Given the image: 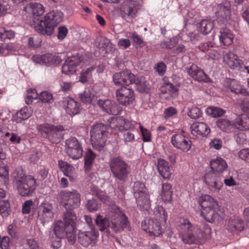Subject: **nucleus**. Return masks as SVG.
Listing matches in <instances>:
<instances>
[{
  "instance_id": "nucleus-1",
  "label": "nucleus",
  "mask_w": 249,
  "mask_h": 249,
  "mask_svg": "<svg viewBox=\"0 0 249 249\" xmlns=\"http://www.w3.org/2000/svg\"><path fill=\"white\" fill-rule=\"evenodd\" d=\"M68 210L64 213L63 221H58L55 223L54 232L59 239L66 236L69 243L73 245L76 241L77 218L72 210Z\"/></svg>"
},
{
  "instance_id": "nucleus-2",
  "label": "nucleus",
  "mask_w": 249,
  "mask_h": 249,
  "mask_svg": "<svg viewBox=\"0 0 249 249\" xmlns=\"http://www.w3.org/2000/svg\"><path fill=\"white\" fill-rule=\"evenodd\" d=\"M198 203L202 208L201 214L207 222H219L224 219V214L218 209L217 202L210 195H202Z\"/></svg>"
},
{
  "instance_id": "nucleus-3",
  "label": "nucleus",
  "mask_w": 249,
  "mask_h": 249,
  "mask_svg": "<svg viewBox=\"0 0 249 249\" xmlns=\"http://www.w3.org/2000/svg\"><path fill=\"white\" fill-rule=\"evenodd\" d=\"M178 231L181 240L185 244H197L204 236L200 228L187 218L180 219Z\"/></svg>"
},
{
  "instance_id": "nucleus-4",
  "label": "nucleus",
  "mask_w": 249,
  "mask_h": 249,
  "mask_svg": "<svg viewBox=\"0 0 249 249\" xmlns=\"http://www.w3.org/2000/svg\"><path fill=\"white\" fill-rule=\"evenodd\" d=\"M62 15L57 10L48 13L35 25V30L43 35H51L54 28L62 21Z\"/></svg>"
},
{
  "instance_id": "nucleus-5",
  "label": "nucleus",
  "mask_w": 249,
  "mask_h": 249,
  "mask_svg": "<svg viewBox=\"0 0 249 249\" xmlns=\"http://www.w3.org/2000/svg\"><path fill=\"white\" fill-rule=\"evenodd\" d=\"M216 124L221 130L227 133L233 132L234 129L244 131L249 129V116L241 114L235 119L233 124L228 119H219L216 121Z\"/></svg>"
},
{
  "instance_id": "nucleus-6",
  "label": "nucleus",
  "mask_w": 249,
  "mask_h": 249,
  "mask_svg": "<svg viewBox=\"0 0 249 249\" xmlns=\"http://www.w3.org/2000/svg\"><path fill=\"white\" fill-rule=\"evenodd\" d=\"M92 59V55L90 53L77 54L68 57L62 67V71L66 74L73 73L76 71V68L79 65L81 67L89 64Z\"/></svg>"
},
{
  "instance_id": "nucleus-7",
  "label": "nucleus",
  "mask_w": 249,
  "mask_h": 249,
  "mask_svg": "<svg viewBox=\"0 0 249 249\" xmlns=\"http://www.w3.org/2000/svg\"><path fill=\"white\" fill-rule=\"evenodd\" d=\"M113 176L120 181L125 180L130 172V166L121 156L112 157L109 163Z\"/></svg>"
},
{
  "instance_id": "nucleus-8",
  "label": "nucleus",
  "mask_w": 249,
  "mask_h": 249,
  "mask_svg": "<svg viewBox=\"0 0 249 249\" xmlns=\"http://www.w3.org/2000/svg\"><path fill=\"white\" fill-rule=\"evenodd\" d=\"M36 129L43 138L47 139L52 143H58L63 138V126L44 123L37 125Z\"/></svg>"
},
{
  "instance_id": "nucleus-9",
  "label": "nucleus",
  "mask_w": 249,
  "mask_h": 249,
  "mask_svg": "<svg viewBox=\"0 0 249 249\" xmlns=\"http://www.w3.org/2000/svg\"><path fill=\"white\" fill-rule=\"evenodd\" d=\"M107 126L102 123H97L93 125L90 134L92 146L100 150L104 147L107 140Z\"/></svg>"
},
{
  "instance_id": "nucleus-10",
  "label": "nucleus",
  "mask_w": 249,
  "mask_h": 249,
  "mask_svg": "<svg viewBox=\"0 0 249 249\" xmlns=\"http://www.w3.org/2000/svg\"><path fill=\"white\" fill-rule=\"evenodd\" d=\"M58 198L67 210H73L80 205V195L75 190H61L58 194Z\"/></svg>"
},
{
  "instance_id": "nucleus-11",
  "label": "nucleus",
  "mask_w": 249,
  "mask_h": 249,
  "mask_svg": "<svg viewBox=\"0 0 249 249\" xmlns=\"http://www.w3.org/2000/svg\"><path fill=\"white\" fill-rule=\"evenodd\" d=\"M109 218L110 220L100 214L97 216L95 222L100 231L108 233L110 232V230L115 233L121 232L122 231L121 226L117 217H115V213L111 212Z\"/></svg>"
},
{
  "instance_id": "nucleus-12",
  "label": "nucleus",
  "mask_w": 249,
  "mask_h": 249,
  "mask_svg": "<svg viewBox=\"0 0 249 249\" xmlns=\"http://www.w3.org/2000/svg\"><path fill=\"white\" fill-rule=\"evenodd\" d=\"M16 184L18 192L22 196L31 195L36 188V181L30 175L23 176L16 179Z\"/></svg>"
},
{
  "instance_id": "nucleus-13",
  "label": "nucleus",
  "mask_w": 249,
  "mask_h": 249,
  "mask_svg": "<svg viewBox=\"0 0 249 249\" xmlns=\"http://www.w3.org/2000/svg\"><path fill=\"white\" fill-rule=\"evenodd\" d=\"M99 236V232L96 228H92L86 231L79 230L77 240L84 247L87 248L89 246L95 247L98 241Z\"/></svg>"
},
{
  "instance_id": "nucleus-14",
  "label": "nucleus",
  "mask_w": 249,
  "mask_h": 249,
  "mask_svg": "<svg viewBox=\"0 0 249 249\" xmlns=\"http://www.w3.org/2000/svg\"><path fill=\"white\" fill-rule=\"evenodd\" d=\"M171 142L175 148L184 152L189 151L192 147V141L183 132L173 135L171 137Z\"/></svg>"
},
{
  "instance_id": "nucleus-15",
  "label": "nucleus",
  "mask_w": 249,
  "mask_h": 249,
  "mask_svg": "<svg viewBox=\"0 0 249 249\" xmlns=\"http://www.w3.org/2000/svg\"><path fill=\"white\" fill-rule=\"evenodd\" d=\"M116 97L119 104L124 106L132 104L135 99L133 89L126 86H122L116 90Z\"/></svg>"
},
{
  "instance_id": "nucleus-16",
  "label": "nucleus",
  "mask_w": 249,
  "mask_h": 249,
  "mask_svg": "<svg viewBox=\"0 0 249 249\" xmlns=\"http://www.w3.org/2000/svg\"><path fill=\"white\" fill-rule=\"evenodd\" d=\"M139 4L134 0H127L124 1L120 7L121 17L124 19H131L134 18L139 9Z\"/></svg>"
},
{
  "instance_id": "nucleus-17",
  "label": "nucleus",
  "mask_w": 249,
  "mask_h": 249,
  "mask_svg": "<svg viewBox=\"0 0 249 249\" xmlns=\"http://www.w3.org/2000/svg\"><path fill=\"white\" fill-rule=\"evenodd\" d=\"M67 152L69 156L73 159L78 160L83 156L82 144L75 137H71L66 142Z\"/></svg>"
},
{
  "instance_id": "nucleus-18",
  "label": "nucleus",
  "mask_w": 249,
  "mask_h": 249,
  "mask_svg": "<svg viewBox=\"0 0 249 249\" xmlns=\"http://www.w3.org/2000/svg\"><path fill=\"white\" fill-rule=\"evenodd\" d=\"M142 227L151 236H158L162 233L160 223L153 219L145 218L142 223Z\"/></svg>"
},
{
  "instance_id": "nucleus-19",
  "label": "nucleus",
  "mask_w": 249,
  "mask_h": 249,
  "mask_svg": "<svg viewBox=\"0 0 249 249\" xmlns=\"http://www.w3.org/2000/svg\"><path fill=\"white\" fill-rule=\"evenodd\" d=\"M62 106L66 112L71 116L79 113L82 108L80 103L69 96L63 98Z\"/></svg>"
},
{
  "instance_id": "nucleus-20",
  "label": "nucleus",
  "mask_w": 249,
  "mask_h": 249,
  "mask_svg": "<svg viewBox=\"0 0 249 249\" xmlns=\"http://www.w3.org/2000/svg\"><path fill=\"white\" fill-rule=\"evenodd\" d=\"M32 61L36 64L46 66H51L59 62V58L52 53L35 54L32 58Z\"/></svg>"
},
{
  "instance_id": "nucleus-21",
  "label": "nucleus",
  "mask_w": 249,
  "mask_h": 249,
  "mask_svg": "<svg viewBox=\"0 0 249 249\" xmlns=\"http://www.w3.org/2000/svg\"><path fill=\"white\" fill-rule=\"evenodd\" d=\"M134 74L130 71H122L116 72L113 76V80L116 86H128L132 84Z\"/></svg>"
},
{
  "instance_id": "nucleus-22",
  "label": "nucleus",
  "mask_w": 249,
  "mask_h": 249,
  "mask_svg": "<svg viewBox=\"0 0 249 249\" xmlns=\"http://www.w3.org/2000/svg\"><path fill=\"white\" fill-rule=\"evenodd\" d=\"M223 84L225 88L231 92L244 96L249 95V92L242 87L238 81L234 79L227 78L224 80Z\"/></svg>"
},
{
  "instance_id": "nucleus-23",
  "label": "nucleus",
  "mask_w": 249,
  "mask_h": 249,
  "mask_svg": "<svg viewBox=\"0 0 249 249\" xmlns=\"http://www.w3.org/2000/svg\"><path fill=\"white\" fill-rule=\"evenodd\" d=\"M191 134L197 137H206L210 133L211 129L207 124L203 122L193 123L190 126Z\"/></svg>"
},
{
  "instance_id": "nucleus-24",
  "label": "nucleus",
  "mask_w": 249,
  "mask_h": 249,
  "mask_svg": "<svg viewBox=\"0 0 249 249\" xmlns=\"http://www.w3.org/2000/svg\"><path fill=\"white\" fill-rule=\"evenodd\" d=\"M96 103L103 111L108 114L116 115L121 112L118 105L110 100H97Z\"/></svg>"
},
{
  "instance_id": "nucleus-25",
  "label": "nucleus",
  "mask_w": 249,
  "mask_h": 249,
  "mask_svg": "<svg viewBox=\"0 0 249 249\" xmlns=\"http://www.w3.org/2000/svg\"><path fill=\"white\" fill-rule=\"evenodd\" d=\"M52 204L48 202L45 201L39 206L38 217L42 222L50 221L53 216Z\"/></svg>"
},
{
  "instance_id": "nucleus-26",
  "label": "nucleus",
  "mask_w": 249,
  "mask_h": 249,
  "mask_svg": "<svg viewBox=\"0 0 249 249\" xmlns=\"http://www.w3.org/2000/svg\"><path fill=\"white\" fill-rule=\"evenodd\" d=\"M205 180L209 188L214 192H218L223 185V181L215 173L206 175Z\"/></svg>"
},
{
  "instance_id": "nucleus-27",
  "label": "nucleus",
  "mask_w": 249,
  "mask_h": 249,
  "mask_svg": "<svg viewBox=\"0 0 249 249\" xmlns=\"http://www.w3.org/2000/svg\"><path fill=\"white\" fill-rule=\"evenodd\" d=\"M223 60L231 69L236 71L240 70L244 65L242 61L239 59L238 56L231 52L225 54L223 56Z\"/></svg>"
},
{
  "instance_id": "nucleus-28",
  "label": "nucleus",
  "mask_w": 249,
  "mask_h": 249,
  "mask_svg": "<svg viewBox=\"0 0 249 249\" xmlns=\"http://www.w3.org/2000/svg\"><path fill=\"white\" fill-rule=\"evenodd\" d=\"M189 75L195 80L198 82H208L209 79L205 72L196 64H192L187 69Z\"/></svg>"
},
{
  "instance_id": "nucleus-29",
  "label": "nucleus",
  "mask_w": 249,
  "mask_h": 249,
  "mask_svg": "<svg viewBox=\"0 0 249 249\" xmlns=\"http://www.w3.org/2000/svg\"><path fill=\"white\" fill-rule=\"evenodd\" d=\"M227 228L231 232L242 231L244 229V221L239 216H231L228 220Z\"/></svg>"
},
{
  "instance_id": "nucleus-30",
  "label": "nucleus",
  "mask_w": 249,
  "mask_h": 249,
  "mask_svg": "<svg viewBox=\"0 0 249 249\" xmlns=\"http://www.w3.org/2000/svg\"><path fill=\"white\" fill-rule=\"evenodd\" d=\"M78 95L81 101L85 104L94 105L97 101V96L92 89H88Z\"/></svg>"
},
{
  "instance_id": "nucleus-31",
  "label": "nucleus",
  "mask_w": 249,
  "mask_h": 249,
  "mask_svg": "<svg viewBox=\"0 0 249 249\" xmlns=\"http://www.w3.org/2000/svg\"><path fill=\"white\" fill-rule=\"evenodd\" d=\"M219 36L220 45L228 46L233 43L234 35L232 32L227 28L221 29Z\"/></svg>"
},
{
  "instance_id": "nucleus-32",
  "label": "nucleus",
  "mask_w": 249,
  "mask_h": 249,
  "mask_svg": "<svg viewBox=\"0 0 249 249\" xmlns=\"http://www.w3.org/2000/svg\"><path fill=\"white\" fill-rule=\"evenodd\" d=\"M210 167L213 172L222 173L227 169L228 165L223 159L217 158L216 159L211 160Z\"/></svg>"
},
{
  "instance_id": "nucleus-33",
  "label": "nucleus",
  "mask_w": 249,
  "mask_h": 249,
  "mask_svg": "<svg viewBox=\"0 0 249 249\" xmlns=\"http://www.w3.org/2000/svg\"><path fill=\"white\" fill-rule=\"evenodd\" d=\"M158 169L160 175L163 178L166 179L170 178L171 173L169 163L164 160L161 159L158 160Z\"/></svg>"
},
{
  "instance_id": "nucleus-34",
  "label": "nucleus",
  "mask_w": 249,
  "mask_h": 249,
  "mask_svg": "<svg viewBox=\"0 0 249 249\" xmlns=\"http://www.w3.org/2000/svg\"><path fill=\"white\" fill-rule=\"evenodd\" d=\"M114 213L115 217H117V219L119 220V222L120 226H121L122 231L124 229L130 231V227L129 225V222L128 221V218L126 215L122 213L120 208L117 207H115Z\"/></svg>"
},
{
  "instance_id": "nucleus-35",
  "label": "nucleus",
  "mask_w": 249,
  "mask_h": 249,
  "mask_svg": "<svg viewBox=\"0 0 249 249\" xmlns=\"http://www.w3.org/2000/svg\"><path fill=\"white\" fill-rule=\"evenodd\" d=\"M96 157V155L90 149H88L84 157V168L85 172L90 170Z\"/></svg>"
},
{
  "instance_id": "nucleus-36",
  "label": "nucleus",
  "mask_w": 249,
  "mask_h": 249,
  "mask_svg": "<svg viewBox=\"0 0 249 249\" xmlns=\"http://www.w3.org/2000/svg\"><path fill=\"white\" fill-rule=\"evenodd\" d=\"M216 16L218 21L224 22L227 21L231 16V9L225 6H221Z\"/></svg>"
},
{
  "instance_id": "nucleus-37",
  "label": "nucleus",
  "mask_w": 249,
  "mask_h": 249,
  "mask_svg": "<svg viewBox=\"0 0 249 249\" xmlns=\"http://www.w3.org/2000/svg\"><path fill=\"white\" fill-rule=\"evenodd\" d=\"M162 199L165 202H171L172 200V186L168 183L162 184L161 191Z\"/></svg>"
},
{
  "instance_id": "nucleus-38",
  "label": "nucleus",
  "mask_w": 249,
  "mask_h": 249,
  "mask_svg": "<svg viewBox=\"0 0 249 249\" xmlns=\"http://www.w3.org/2000/svg\"><path fill=\"white\" fill-rule=\"evenodd\" d=\"M32 110L31 107H24L17 113L16 122L17 123L21 122L29 118L32 114Z\"/></svg>"
},
{
  "instance_id": "nucleus-39",
  "label": "nucleus",
  "mask_w": 249,
  "mask_h": 249,
  "mask_svg": "<svg viewBox=\"0 0 249 249\" xmlns=\"http://www.w3.org/2000/svg\"><path fill=\"white\" fill-rule=\"evenodd\" d=\"M133 191L135 197L138 198L140 202H141L140 200V195L144 196V193L147 192L144 184L140 181H136L134 183Z\"/></svg>"
},
{
  "instance_id": "nucleus-40",
  "label": "nucleus",
  "mask_w": 249,
  "mask_h": 249,
  "mask_svg": "<svg viewBox=\"0 0 249 249\" xmlns=\"http://www.w3.org/2000/svg\"><path fill=\"white\" fill-rule=\"evenodd\" d=\"M95 66H91L85 70H83L80 73L79 81L84 84L92 78V72L95 70Z\"/></svg>"
},
{
  "instance_id": "nucleus-41",
  "label": "nucleus",
  "mask_w": 249,
  "mask_h": 249,
  "mask_svg": "<svg viewBox=\"0 0 249 249\" xmlns=\"http://www.w3.org/2000/svg\"><path fill=\"white\" fill-rule=\"evenodd\" d=\"M58 165L64 175L68 177H70V175L71 174L74 170V168L71 165L62 160H58Z\"/></svg>"
},
{
  "instance_id": "nucleus-42",
  "label": "nucleus",
  "mask_w": 249,
  "mask_h": 249,
  "mask_svg": "<svg viewBox=\"0 0 249 249\" xmlns=\"http://www.w3.org/2000/svg\"><path fill=\"white\" fill-rule=\"evenodd\" d=\"M213 23L210 20L203 19L199 23V29L200 32L204 35L209 33L213 29Z\"/></svg>"
},
{
  "instance_id": "nucleus-43",
  "label": "nucleus",
  "mask_w": 249,
  "mask_h": 249,
  "mask_svg": "<svg viewBox=\"0 0 249 249\" xmlns=\"http://www.w3.org/2000/svg\"><path fill=\"white\" fill-rule=\"evenodd\" d=\"M135 198L138 205L146 210L150 208V200L149 195L147 192L144 193V196L140 195V200L141 202L139 201L138 198Z\"/></svg>"
},
{
  "instance_id": "nucleus-44",
  "label": "nucleus",
  "mask_w": 249,
  "mask_h": 249,
  "mask_svg": "<svg viewBox=\"0 0 249 249\" xmlns=\"http://www.w3.org/2000/svg\"><path fill=\"white\" fill-rule=\"evenodd\" d=\"M154 214L156 216L155 220L160 222H166L168 214L165 209L161 206L158 207L154 211Z\"/></svg>"
},
{
  "instance_id": "nucleus-45",
  "label": "nucleus",
  "mask_w": 249,
  "mask_h": 249,
  "mask_svg": "<svg viewBox=\"0 0 249 249\" xmlns=\"http://www.w3.org/2000/svg\"><path fill=\"white\" fill-rule=\"evenodd\" d=\"M206 112L212 117H219L223 115L226 111L218 107H211L206 109Z\"/></svg>"
},
{
  "instance_id": "nucleus-46",
  "label": "nucleus",
  "mask_w": 249,
  "mask_h": 249,
  "mask_svg": "<svg viewBox=\"0 0 249 249\" xmlns=\"http://www.w3.org/2000/svg\"><path fill=\"white\" fill-rule=\"evenodd\" d=\"M133 79L132 84L134 83L136 85L137 89L141 92L144 91L146 87L144 78L143 77H136L134 75Z\"/></svg>"
},
{
  "instance_id": "nucleus-47",
  "label": "nucleus",
  "mask_w": 249,
  "mask_h": 249,
  "mask_svg": "<svg viewBox=\"0 0 249 249\" xmlns=\"http://www.w3.org/2000/svg\"><path fill=\"white\" fill-rule=\"evenodd\" d=\"M30 5L34 16H40L44 12V8L40 3H31Z\"/></svg>"
},
{
  "instance_id": "nucleus-48",
  "label": "nucleus",
  "mask_w": 249,
  "mask_h": 249,
  "mask_svg": "<svg viewBox=\"0 0 249 249\" xmlns=\"http://www.w3.org/2000/svg\"><path fill=\"white\" fill-rule=\"evenodd\" d=\"M10 212V204L8 201L0 199V214L2 217H6L9 214Z\"/></svg>"
},
{
  "instance_id": "nucleus-49",
  "label": "nucleus",
  "mask_w": 249,
  "mask_h": 249,
  "mask_svg": "<svg viewBox=\"0 0 249 249\" xmlns=\"http://www.w3.org/2000/svg\"><path fill=\"white\" fill-rule=\"evenodd\" d=\"M17 45L13 43H9L0 46V53L3 54H6L9 52L15 51L17 50Z\"/></svg>"
},
{
  "instance_id": "nucleus-50",
  "label": "nucleus",
  "mask_w": 249,
  "mask_h": 249,
  "mask_svg": "<svg viewBox=\"0 0 249 249\" xmlns=\"http://www.w3.org/2000/svg\"><path fill=\"white\" fill-rule=\"evenodd\" d=\"M178 38L177 36L164 40L162 42L163 47L167 49H173L178 43Z\"/></svg>"
},
{
  "instance_id": "nucleus-51",
  "label": "nucleus",
  "mask_w": 249,
  "mask_h": 249,
  "mask_svg": "<svg viewBox=\"0 0 249 249\" xmlns=\"http://www.w3.org/2000/svg\"><path fill=\"white\" fill-rule=\"evenodd\" d=\"M39 99L42 103L52 104L53 102V95L48 91H42L39 96Z\"/></svg>"
},
{
  "instance_id": "nucleus-52",
  "label": "nucleus",
  "mask_w": 249,
  "mask_h": 249,
  "mask_svg": "<svg viewBox=\"0 0 249 249\" xmlns=\"http://www.w3.org/2000/svg\"><path fill=\"white\" fill-rule=\"evenodd\" d=\"M38 96L36 90L34 89H30L27 90L26 97L25 98V102L26 104L30 105L32 103L34 99H36Z\"/></svg>"
},
{
  "instance_id": "nucleus-53",
  "label": "nucleus",
  "mask_w": 249,
  "mask_h": 249,
  "mask_svg": "<svg viewBox=\"0 0 249 249\" xmlns=\"http://www.w3.org/2000/svg\"><path fill=\"white\" fill-rule=\"evenodd\" d=\"M116 120L121 125L120 127L121 129H122V130L124 129H125V130H130L129 129H132L134 128V125L131 122L127 121L123 118H119Z\"/></svg>"
},
{
  "instance_id": "nucleus-54",
  "label": "nucleus",
  "mask_w": 249,
  "mask_h": 249,
  "mask_svg": "<svg viewBox=\"0 0 249 249\" xmlns=\"http://www.w3.org/2000/svg\"><path fill=\"white\" fill-rule=\"evenodd\" d=\"M188 110L189 111L187 112V114L192 119H197L199 118L202 114L200 109L196 107H193L191 108H188Z\"/></svg>"
},
{
  "instance_id": "nucleus-55",
  "label": "nucleus",
  "mask_w": 249,
  "mask_h": 249,
  "mask_svg": "<svg viewBox=\"0 0 249 249\" xmlns=\"http://www.w3.org/2000/svg\"><path fill=\"white\" fill-rule=\"evenodd\" d=\"M177 112V110L175 107H170L164 109L163 116L165 120H167L176 115Z\"/></svg>"
},
{
  "instance_id": "nucleus-56",
  "label": "nucleus",
  "mask_w": 249,
  "mask_h": 249,
  "mask_svg": "<svg viewBox=\"0 0 249 249\" xmlns=\"http://www.w3.org/2000/svg\"><path fill=\"white\" fill-rule=\"evenodd\" d=\"M86 173L87 181L90 182L93 185H96L99 180L98 174L97 173L90 172V170L87 172H86Z\"/></svg>"
},
{
  "instance_id": "nucleus-57",
  "label": "nucleus",
  "mask_w": 249,
  "mask_h": 249,
  "mask_svg": "<svg viewBox=\"0 0 249 249\" xmlns=\"http://www.w3.org/2000/svg\"><path fill=\"white\" fill-rule=\"evenodd\" d=\"M100 207V204L98 203L95 199L89 200L87 204V207L88 210L90 212L97 211Z\"/></svg>"
},
{
  "instance_id": "nucleus-58",
  "label": "nucleus",
  "mask_w": 249,
  "mask_h": 249,
  "mask_svg": "<svg viewBox=\"0 0 249 249\" xmlns=\"http://www.w3.org/2000/svg\"><path fill=\"white\" fill-rule=\"evenodd\" d=\"M130 34L131 36L129 37L132 39L134 43L140 47H142L144 45V43L142 38L135 32H131Z\"/></svg>"
},
{
  "instance_id": "nucleus-59",
  "label": "nucleus",
  "mask_w": 249,
  "mask_h": 249,
  "mask_svg": "<svg viewBox=\"0 0 249 249\" xmlns=\"http://www.w3.org/2000/svg\"><path fill=\"white\" fill-rule=\"evenodd\" d=\"M60 86L61 91L64 93H69L72 90L73 84L71 82L62 81Z\"/></svg>"
},
{
  "instance_id": "nucleus-60",
  "label": "nucleus",
  "mask_w": 249,
  "mask_h": 249,
  "mask_svg": "<svg viewBox=\"0 0 249 249\" xmlns=\"http://www.w3.org/2000/svg\"><path fill=\"white\" fill-rule=\"evenodd\" d=\"M123 138L125 143L127 144L134 141L135 135L131 130H124L123 133Z\"/></svg>"
},
{
  "instance_id": "nucleus-61",
  "label": "nucleus",
  "mask_w": 249,
  "mask_h": 249,
  "mask_svg": "<svg viewBox=\"0 0 249 249\" xmlns=\"http://www.w3.org/2000/svg\"><path fill=\"white\" fill-rule=\"evenodd\" d=\"M154 70L160 75H163L166 71V66L163 62H160L155 65Z\"/></svg>"
},
{
  "instance_id": "nucleus-62",
  "label": "nucleus",
  "mask_w": 249,
  "mask_h": 249,
  "mask_svg": "<svg viewBox=\"0 0 249 249\" xmlns=\"http://www.w3.org/2000/svg\"><path fill=\"white\" fill-rule=\"evenodd\" d=\"M166 87L167 89L168 94L171 96L175 97L178 95V89L173 84L166 82Z\"/></svg>"
},
{
  "instance_id": "nucleus-63",
  "label": "nucleus",
  "mask_w": 249,
  "mask_h": 249,
  "mask_svg": "<svg viewBox=\"0 0 249 249\" xmlns=\"http://www.w3.org/2000/svg\"><path fill=\"white\" fill-rule=\"evenodd\" d=\"M239 158L249 163V148H243L238 152Z\"/></svg>"
},
{
  "instance_id": "nucleus-64",
  "label": "nucleus",
  "mask_w": 249,
  "mask_h": 249,
  "mask_svg": "<svg viewBox=\"0 0 249 249\" xmlns=\"http://www.w3.org/2000/svg\"><path fill=\"white\" fill-rule=\"evenodd\" d=\"M140 128L142 133L143 142H150L151 140L150 132L147 129L143 128L142 126H140Z\"/></svg>"
}]
</instances>
